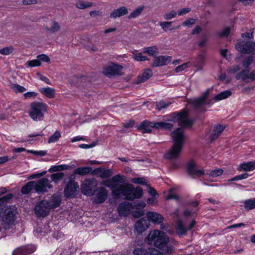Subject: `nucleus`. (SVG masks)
Returning a JSON list of instances; mask_svg holds the SVG:
<instances>
[{
  "mask_svg": "<svg viewBox=\"0 0 255 255\" xmlns=\"http://www.w3.org/2000/svg\"><path fill=\"white\" fill-rule=\"evenodd\" d=\"M172 122H178L182 128H178L172 132V138L174 144L169 151L165 154L167 159L176 158L181 152L186 136L182 128H189L192 126L193 122L188 119V113L184 111L179 113H173L170 115Z\"/></svg>",
  "mask_w": 255,
  "mask_h": 255,
  "instance_id": "1",
  "label": "nucleus"
},
{
  "mask_svg": "<svg viewBox=\"0 0 255 255\" xmlns=\"http://www.w3.org/2000/svg\"><path fill=\"white\" fill-rule=\"evenodd\" d=\"M122 180L123 176L117 175L110 179L103 181L101 184L111 188L114 199H118L123 195L125 199L132 201L142 197L143 190L139 186L134 188L131 184L118 185L117 183Z\"/></svg>",
  "mask_w": 255,
  "mask_h": 255,
  "instance_id": "2",
  "label": "nucleus"
},
{
  "mask_svg": "<svg viewBox=\"0 0 255 255\" xmlns=\"http://www.w3.org/2000/svg\"><path fill=\"white\" fill-rule=\"evenodd\" d=\"M187 170L188 174L193 178L201 177L204 175H208L209 177H217L223 173V170L220 168L216 169L210 172L205 173L203 170L198 169L195 163L190 161L187 165Z\"/></svg>",
  "mask_w": 255,
  "mask_h": 255,
  "instance_id": "3",
  "label": "nucleus"
},
{
  "mask_svg": "<svg viewBox=\"0 0 255 255\" xmlns=\"http://www.w3.org/2000/svg\"><path fill=\"white\" fill-rule=\"evenodd\" d=\"M47 106L43 103L32 102L30 104L29 115L33 120L41 121L44 119V113L47 111Z\"/></svg>",
  "mask_w": 255,
  "mask_h": 255,
  "instance_id": "4",
  "label": "nucleus"
},
{
  "mask_svg": "<svg viewBox=\"0 0 255 255\" xmlns=\"http://www.w3.org/2000/svg\"><path fill=\"white\" fill-rule=\"evenodd\" d=\"M14 209L8 206H4L0 210V222L5 229L14 221Z\"/></svg>",
  "mask_w": 255,
  "mask_h": 255,
  "instance_id": "5",
  "label": "nucleus"
},
{
  "mask_svg": "<svg viewBox=\"0 0 255 255\" xmlns=\"http://www.w3.org/2000/svg\"><path fill=\"white\" fill-rule=\"evenodd\" d=\"M236 49L243 53L255 54V42L252 41H241L236 45Z\"/></svg>",
  "mask_w": 255,
  "mask_h": 255,
  "instance_id": "6",
  "label": "nucleus"
},
{
  "mask_svg": "<svg viewBox=\"0 0 255 255\" xmlns=\"http://www.w3.org/2000/svg\"><path fill=\"white\" fill-rule=\"evenodd\" d=\"M34 181V190L38 194L43 193L47 191L48 189L52 188L49 180L46 178H42Z\"/></svg>",
  "mask_w": 255,
  "mask_h": 255,
  "instance_id": "7",
  "label": "nucleus"
},
{
  "mask_svg": "<svg viewBox=\"0 0 255 255\" xmlns=\"http://www.w3.org/2000/svg\"><path fill=\"white\" fill-rule=\"evenodd\" d=\"M50 209L49 202L45 200H42L36 204L34 210L37 216L45 217L48 215Z\"/></svg>",
  "mask_w": 255,
  "mask_h": 255,
  "instance_id": "8",
  "label": "nucleus"
},
{
  "mask_svg": "<svg viewBox=\"0 0 255 255\" xmlns=\"http://www.w3.org/2000/svg\"><path fill=\"white\" fill-rule=\"evenodd\" d=\"M123 69L122 66L113 63L104 69L103 73L109 77L115 75H121Z\"/></svg>",
  "mask_w": 255,
  "mask_h": 255,
  "instance_id": "9",
  "label": "nucleus"
},
{
  "mask_svg": "<svg viewBox=\"0 0 255 255\" xmlns=\"http://www.w3.org/2000/svg\"><path fill=\"white\" fill-rule=\"evenodd\" d=\"M212 90V89H207L202 96L192 101V103L196 109L202 111L205 110L204 106L206 104L205 100Z\"/></svg>",
  "mask_w": 255,
  "mask_h": 255,
  "instance_id": "10",
  "label": "nucleus"
},
{
  "mask_svg": "<svg viewBox=\"0 0 255 255\" xmlns=\"http://www.w3.org/2000/svg\"><path fill=\"white\" fill-rule=\"evenodd\" d=\"M149 226L148 221L142 218L135 223L134 227V233H136L137 235H140L146 230Z\"/></svg>",
  "mask_w": 255,
  "mask_h": 255,
  "instance_id": "11",
  "label": "nucleus"
},
{
  "mask_svg": "<svg viewBox=\"0 0 255 255\" xmlns=\"http://www.w3.org/2000/svg\"><path fill=\"white\" fill-rule=\"evenodd\" d=\"M79 187L77 183L74 181H70L64 190V195L66 198L71 197L74 196L76 191L77 189Z\"/></svg>",
  "mask_w": 255,
  "mask_h": 255,
  "instance_id": "12",
  "label": "nucleus"
},
{
  "mask_svg": "<svg viewBox=\"0 0 255 255\" xmlns=\"http://www.w3.org/2000/svg\"><path fill=\"white\" fill-rule=\"evenodd\" d=\"M108 191L104 187H99L97 189V193L94 199V202L97 204L103 203L108 197Z\"/></svg>",
  "mask_w": 255,
  "mask_h": 255,
  "instance_id": "13",
  "label": "nucleus"
},
{
  "mask_svg": "<svg viewBox=\"0 0 255 255\" xmlns=\"http://www.w3.org/2000/svg\"><path fill=\"white\" fill-rule=\"evenodd\" d=\"M171 59L172 57L170 56H159L155 58L152 66L156 67L166 65L171 62Z\"/></svg>",
  "mask_w": 255,
  "mask_h": 255,
  "instance_id": "14",
  "label": "nucleus"
},
{
  "mask_svg": "<svg viewBox=\"0 0 255 255\" xmlns=\"http://www.w3.org/2000/svg\"><path fill=\"white\" fill-rule=\"evenodd\" d=\"M132 209L133 206L131 203L123 202L119 205L118 208V211L120 216H126L130 213Z\"/></svg>",
  "mask_w": 255,
  "mask_h": 255,
  "instance_id": "15",
  "label": "nucleus"
},
{
  "mask_svg": "<svg viewBox=\"0 0 255 255\" xmlns=\"http://www.w3.org/2000/svg\"><path fill=\"white\" fill-rule=\"evenodd\" d=\"M82 193L87 196L93 195L92 181L90 179L85 180L81 185Z\"/></svg>",
  "mask_w": 255,
  "mask_h": 255,
  "instance_id": "16",
  "label": "nucleus"
},
{
  "mask_svg": "<svg viewBox=\"0 0 255 255\" xmlns=\"http://www.w3.org/2000/svg\"><path fill=\"white\" fill-rule=\"evenodd\" d=\"M146 216L148 220L154 224H160L163 220L161 215L154 212H147Z\"/></svg>",
  "mask_w": 255,
  "mask_h": 255,
  "instance_id": "17",
  "label": "nucleus"
},
{
  "mask_svg": "<svg viewBox=\"0 0 255 255\" xmlns=\"http://www.w3.org/2000/svg\"><path fill=\"white\" fill-rule=\"evenodd\" d=\"M128 13V9L126 6H121L114 10L110 15L112 18H117Z\"/></svg>",
  "mask_w": 255,
  "mask_h": 255,
  "instance_id": "18",
  "label": "nucleus"
},
{
  "mask_svg": "<svg viewBox=\"0 0 255 255\" xmlns=\"http://www.w3.org/2000/svg\"><path fill=\"white\" fill-rule=\"evenodd\" d=\"M254 169H255V160L244 162L241 164L238 168L239 171H250Z\"/></svg>",
  "mask_w": 255,
  "mask_h": 255,
  "instance_id": "19",
  "label": "nucleus"
},
{
  "mask_svg": "<svg viewBox=\"0 0 255 255\" xmlns=\"http://www.w3.org/2000/svg\"><path fill=\"white\" fill-rule=\"evenodd\" d=\"M152 75V73L151 70H145L141 75H139L136 82V84H140L143 83L149 79Z\"/></svg>",
  "mask_w": 255,
  "mask_h": 255,
  "instance_id": "20",
  "label": "nucleus"
},
{
  "mask_svg": "<svg viewBox=\"0 0 255 255\" xmlns=\"http://www.w3.org/2000/svg\"><path fill=\"white\" fill-rule=\"evenodd\" d=\"M225 127L222 125H217L214 127L213 132L211 134L210 139L211 141H213L217 139L225 129Z\"/></svg>",
  "mask_w": 255,
  "mask_h": 255,
  "instance_id": "21",
  "label": "nucleus"
},
{
  "mask_svg": "<svg viewBox=\"0 0 255 255\" xmlns=\"http://www.w3.org/2000/svg\"><path fill=\"white\" fill-rule=\"evenodd\" d=\"M150 122L145 120L141 122L137 127L138 129L140 130L142 133H150L151 132V128Z\"/></svg>",
  "mask_w": 255,
  "mask_h": 255,
  "instance_id": "22",
  "label": "nucleus"
},
{
  "mask_svg": "<svg viewBox=\"0 0 255 255\" xmlns=\"http://www.w3.org/2000/svg\"><path fill=\"white\" fill-rule=\"evenodd\" d=\"M60 28V25L58 22L55 20H52L49 23V26H46L45 29L46 31H49L50 33H54L58 32Z\"/></svg>",
  "mask_w": 255,
  "mask_h": 255,
  "instance_id": "23",
  "label": "nucleus"
},
{
  "mask_svg": "<svg viewBox=\"0 0 255 255\" xmlns=\"http://www.w3.org/2000/svg\"><path fill=\"white\" fill-rule=\"evenodd\" d=\"M40 92L46 97L51 99L55 97V89L50 87L42 88L39 90Z\"/></svg>",
  "mask_w": 255,
  "mask_h": 255,
  "instance_id": "24",
  "label": "nucleus"
},
{
  "mask_svg": "<svg viewBox=\"0 0 255 255\" xmlns=\"http://www.w3.org/2000/svg\"><path fill=\"white\" fill-rule=\"evenodd\" d=\"M61 198L58 195H54L51 198L49 202L50 208H54L58 207L61 203Z\"/></svg>",
  "mask_w": 255,
  "mask_h": 255,
  "instance_id": "25",
  "label": "nucleus"
},
{
  "mask_svg": "<svg viewBox=\"0 0 255 255\" xmlns=\"http://www.w3.org/2000/svg\"><path fill=\"white\" fill-rule=\"evenodd\" d=\"M91 171V167H81L75 169L73 172L75 174L83 176L90 173Z\"/></svg>",
  "mask_w": 255,
  "mask_h": 255,
  "instance_id": "26",
  "label": "nucleus"
},
{
  "mask_svg": "<svg viewBox=\"0 0 255 255\" xmlns=\"http://www.w3.org/2000/svg\"><path fill=\"white\" fill-rule=\"evenodd\" d=\"M34 190V181H29L21 188V192L23 194H27Z\"/></svg>",
  "mask_w": 255,
  "mask_h": 255,
  "instance_id": "27",
  "label": "nucleus"
},
{
  "mask_svg": "<svg viewBox=\"0 0 255 255\" xmlns=\"http://www.w3.org/2000/svg\"><path fill=\"white\" fill-rule=\"evenodd\" d=\"M231 94L232 92L230 90H225L217 94L215 97V100L217 101L222 100L228 98Z\"/></svg>",
  "mask_w": 255,
  "mask_h": 255,
  "instance_id": "28",
  "label": "nucleus"
},
{
  "mask_svg": "<svg viewBox=\"0 0 255 255\" xmlns=\"http://www.w3.org/2000/svg\"><path fill=\"white\" fill-rule=\"evenodd\" d=\"M144 8V6L142 5L141 6H139L137 8L135 9L128 16V18L129 19H132L138 17L140 15L143 10Z\"/></svg>",
  "mask_w": 255,
  "mask_h": 255,
  "instance_id": "29",
  "label": "nucleus"
},
{
  "mask_svg": "<svg viewBox=\"0 0 255 255\" xmlns=\"http://www.w3.org/2000/svg\"><path fill=\"white\" fill-rule=\"evenodd\" d=\"M249 70H243L238 73L236 75L237 80H242L243 81L248 83V75Z\"/></svg>",
  "mask_w": 255,
  "mask_h": 255,
  "instance_id": "30",
  "label": "nucleus"
},
{
  "mask_svg": "<svg viewBox=\"0 0 255 255\" xmlns=\"http://www.w3.org/2000/svg\"><path fill=\"white\" fill-rule=\"evenodd\" d=\"M143 51L144 53H147L149 55L155 56L158 53V49L155 46H154L148 47H144L143 49Z\"/></svg>",
  "mask_w": 255,
  "mask_h": 255,
  "instance_id": "31",
  "label": "nucleus"
},
{
  "mask_svg": "<svg viewBox=\"0 0 255 255\" xmlns=\"http://www.w3.org/2000/svg\"><path fill=\"white\" fill-rule=\"evenodd\" d=\"M205 56L204 54H200L196 60V66L199 70H202L205 64Z\"/></svg>",
  "mask_w": 255,
  "mask_h": 255,
  "instance_id": "32",
  "label": "nucleus"
},
{
  "mask_svg": "<svg viewBox=\"0 0 255 255\" xmlns=\"http://www.w3.org/2000/svg\"><path fill=\"white\" fill-rule=\"evenodd\" d=\"M244 203L245 208L248 210L255 208V198L246 200Z\"/></svg>",
  "mask_w": 255,
  "mask_h": 255,
  "instance_id": "33",
  "label": "nucleus"
},
{
  "mask_svg": "<svg viewBox=\"0 0 255 255\" xmlns=\"http://www.w3.org/2000/svg\"><path fill=\"white\" fill-rule=\"evenodd\" d=\"M187 230V228L184 227L181 221L178 222L176 226V231L178 234L181 235H185Z\"/></svg>",
  "mask_w": 255,
  "mask_h": 255,
  "instance_id": "34",
  "label": "nucleus"
},
{
  "mask_svg": "<svg viewBox=\"0 0 255 255\" xmlns=\"http://www.w3.org/2000/svg\"><path fill=\"white\" fill-rule=\"evenodd\" d=\"M171 104V103L169 102L160 101L156 103V107L158 111H161L163 109L167 108Z\"/></svg>",
  "mask_w": 255,
  "mask_h": 255,
  "instance_id": "35",
  "label": "nucleus"
},
{
  "mask_svg": "<svg viewBox=\"0 0 255 255\" xmlns=\"http://www.w3.org/2000/svg\"><path fill=\"white\" fill-rule=\"evenodd\" d=\"M61 136L59 131H56L54 134L51 135L48 139V143H52L57 141Z\"/></svg>",
  "mask_w": 255,
  "mask_h": 255,
  "instance_id": "36",
  "label": "nucleus"
},
{
  "mask_svg": "<svg viewBox=\"0 0 255 255\" xmlns=\"http://www.w3.org/2000/svg\"><path fill=\"white\" fill-rule=\"evenodd\" d=\"M177 14V12L175 10H172L168 12H166L164 15L163 17L164 19L168 20L171 19L175 17L176 15Z\"/></svg>",
  "mask_w": 255,
  "mask_h": 255,
  "instance_id": "37",
  "label": "nucleus"
},
{
  "mask_svg": "<svg viewBox=\"0 0 255 255\" xmlns=\"http://www.w3.org/2000/svg\"><path fill=\"white\" fill-rule=\"evenodd\" d=\"M64 177V174L62 172L54 173L51 175V178L53 182L57 183L58 181L62 179Z\"/></svg>",
  "mask_w": 255,
  "mask_h": 255,
  "instance_id": "38",
  "label": "nucleus"
},
{
  "mask_svg": "<svg viewBox=\"0 0 255 255\" xmlns=\"http://www.w3.org/2000/svg\"><path fill=\"white\" fill-rule=\"evenodd\" d=\"M112 171L111 169L103 170L101 168V172L99 174V177L102 178H106L111 176Z\"/></svg>",
  "mask_w": 255,
  "mask_h": 255,
  "instance_id": "39",
  "label": "nucleus"
},
{
  "mask_svg": "<svg viewBox=\"0 0 255 255\" xmlns=\"http://www.w3.org/2000/svg\"><path fill=\"white\" fill-rule=\"evenodd\" d=\"M14 48L12 46H8L0 49V54L4 55H9L12 53Z\"/></svg>",
  "mask_w": 255,
  "mask_h": 255,
  "instance_id": "40",
  "label": "nucleus"
},
{
  "mask_svg": "<svg viewBox=\"0 0 255 255\" xmlns=\"http://www.w3.org/2000/svg\"><path fill=\"white\" fill-rule=\"evenodd\" d=\"M25 65L27 67H36V66H39L41 65V62L39 61V60L37 59H34L32 60H29L26 62L25 63Z\"/></svg>",
  "mask_w": 255,
  "mask_h": 255,
  "instance_id": "41",
  "label": "nucleus"
},
{
  "mask_svg": "<svg viewBox=\"0 0 255 255\" xmlns=\"http://www.w3.org/2000/svg\"><path fill=\"white\" fill-rule=\"evenodd\" d=\"M134 255H146V249H144L142 247L136 248L132 251Z\"/></svg>",
  "mask_w": 255,
  "mask_h": 255,
  "instance_id": "42",
  "label": "nucleus"
},
{
  "mask_svg": "<svg viewBox=\"0 0 255 255\" xmlns=\"http://www.w3.org/2000/svg\"><path fill=\"white\" fill-rule=\"evenodd\" d=\"M11 88L15 93H22L26 91L24 87L18 84L12 85Z\"/></svg>",
  "mask_w": 255,
  "mask_h": 255,
  "instance_id": "43",
  "label": "nucleus"
},
{
  "mask_svg": "<svg viewBox=\"0 0 255 255\" xmlns=\"http://www.w3.org/2000/svg\"><path fill=\"white\" fill-rule=\"evenodd\" d=\"M134 59L137 61H143L148 60L146 56H143L142 53H133Z\"/></svg>",
  "mask_w": 255,
  "mask_h": 255,
  "instance_id": "44",
  "label": "nucleus"
},
{
  "mask_svg": "<svg viewBox=\"0 0 255 255\" xmlns=\"http://www.w3.org/2000/svg\"><path fill=\"white\" fill-rule=\"evenodd\" d=\"M160 252L154 248L146 249V255H158Z\"/></svg>",
  "mask_w": 255,
  "mask_h": 255,
  "instance_id": "45",
  "label": "nucleus"
},
{
  "mask_svg": "<svg viewBox=\"0 0 255 255\" xmlns=\"http://www.w3.org/2000/svg\"><path fill=\"white\" fill-rule=\"evenodd\" d=\"M231 28L229 27H226L222 31L218 33L220 37L227 36L230 32Z\"/></svg>",
  "mask_w": 255,
  "mask_h": 255,
  "instance_id": "46",
  "label": "nucleus"
},
{
  "mask_svg": "<svg viewBox=\"0 0 255 255\" xmlns=\"http://www.w3.org/2000/svg\"><path fill=\"white\" fill-rule=\"evenodd\" d=\"M172 25L171 21H163L159 22V25L161 27L163 30L166 31Z\"/></svg>",
  "mask_w": 255,
  "mask_h": 255,
  "instance_id": "47",
  "label": "nucleus"
},
{
  "mask_svg": "<svg viewBox=\"0 0 255 255\" xmlns=\"http://www.w3.org/2000/svg\"><path fill=\"white\" fill-rule=\"evenodd\" d=\"M195 22H196L195 19L190 18V19H187V20H185V21H184L182 23V25L183 26H186L188 27H191L195 23Z\"/></svg>",
  "mask_w": 255,
  "mask_h": 255,
  "instance_id": "48",
  "label": "nucleus"
},
{
  "mask_svg": "<svg viewBox=\"0 0 255 255\" xmlns=\"http://www.w3.org/2000/svg\"><path fill=\"white\" fill-rule=\"evenodd\" d=\"M131 181L135 184L144 185L146 184L145 179L141 177H135L131 179Z\"/></svg>",
  "mask_w": 255,
  "mask_h": 255,
  "instance_id": "49",
  "label": "nucleus"
},
{
  "mask_svg": "<svg viewBox=\"0 0 255 255\" xmlns=\"http://www.w3.org/2000/svg\"><path fill=\"white\" fill-rule=\"evenodd\" d=\"M253 58L252 56H249L247 59L243 62V66L245 68H248L252 63Z\"/></svg>",
  "mask_w": 255,
  "mask_h": 255,
  "instance_id": "50",
  "label": "nucleus"
},
{
  "mask_svg": "<svg viewBox=\"0 0 255 255\" xmlns=\"http://www.w3.org/2000/svg\"><path fill=\"white\" fill-rule=\"evenodd\" d=\"M37 58L40 62H41V61L45 62H49L50 61V59L49 58V57L44 54L38 55Z\"/></svg>",
  "mask_w": 255,
  "mask_h": 255,
  "instance_id": "51",
  "label": "nucleus"
},
{
  "mask_svg": "<svg viewBox=\"0 0 255 255\" xmlns=\"http://www.w3.org/2000/svg\"><path fill=\"white\" fill-rule=\"evenodd\" d=\"M240 70V67L239 65H234L230 67L228 69V71L230 73H235Z\"/></svg>",
  "mask_w": 255,
  "mask_h": 255,
  "instance_id": "52",
  "label": "nucleus"
},
{
  "mask_svg": "<svg viewBox=\"0 0 255 255\" xmlns=\"http://www.w3.org/2000/svg\"><path fill=\"white\" fill-rule=\"evenodd\" d=\"M150 125L152 128L157 129L163 128V122L158 123L151 122Z\"/></svg>",
  "mask_w": 255,
  "mask_h": 255,
  "instance_id": "53",
  "label": "nucleus"
},
{
  "mask_svg": "<svg viewBox=\"0 0 255 255\" xmlns=\"http://www.w3.org/2000/svg\"><path fill=\"white\" fill-rule=\"evenodd\" d=\"M191 11V9L189 7H186L179 9L177 12L178 15H183L188 13Z\"/></svg>",
  "mask_w": 255,
  "mask_h": 255,
  "instance_id": "54",
  "label": "nucleus"
},
{
  "mask_svg": "<svg viewBox=\"0 0 255 255\" xmlns=\"http://www.w3.org/2000/svg\"><path fill=\"white\" fill-rule=\"evenodd\" d=\"M187 64L188 63H185L181 65L177 66L175 69V71L176 73H179L183 71L185 69H186L187 67Z\"/></svg>",
  "mask_w": 255,
  "mask_h": 255,
  "instance_id": "55",
  "label": "nucleus"
},
{
  "mask_svg": "<svg viewBox=\"0 0 255 255\" xmlns=\"http://www.w3.org/2000/svg\"><path fill=\"white\" fill-rule=\"evenodd\" d=\"M64 169V168L63 167V165L54 166L51 167L49 169V171L50 172H55V171H61Z\"/></svg>",
  "mask_w": 255,
  "mask_h": 255,
  "instance_id": "56",
  "label": "nucleus"
},
{
  "mask_svg": "<svg viewBox=\"0 0 255 255\" xmlns=\"http://www.w3.org/2000/svg\"><path fill=\"white\" fill-rule=\"evenodd\" d=\"M12 197V194H8L6 196L2 197V198H0V206L3 204L5 202L7 201L8 200L11 199Z\"/></svg>",
  "mask_w": 255,
  "mask_h": 255,
  "instance_id": "57",
  "label": "nucleus"
},
{
  "mask_svg": "<svg viewBox=\"0 0 255 255\" xmlns=\"http://www.w3.org/2000/svg\"><path fill=\"white\" fill-rule=\"evenodd\" d=\"M248 174L247 173H245L235 176L234 179H236V181L241 180L242 179H247L248 177Z\"/></svg>",
  "mask_w": 255,
  "mask_h": 255,
  "instance_id": "58",
  "label": "nucleus"
},
{
  "mask_svg": "<svg viewBox=\"0 0 255 255\" xmlns=\"http://www.w3.org/2000/svg\"><path fill=\"white\" fill-rule=\"evenodd\" d=\"M37 93L34 92H28L24 94V97L25 99H29L32 97H35Z\"/></svg>",
  "mask_w": 255,
  "mask_h": 255,
  "instance_id": "59",
  "label": "nucleus"
},
{
  "mask_svg": "<svg viewBox=\"0 0 255 255\" xmlns=\"http://www.w3.org/2000/svg\"><path fill=\"white\" fill-rule=\"evenodd\" d=\"M134 125V121L133 120H129L127 122L123 124L124 128H131Z\"/></svg>",
  "mask_w": 255,
  "mask_h": 255,
  "instance_id": "60",
  "label": "nucleus"
},
{
  "mask_svg": "<svg viewBox=\"0 0 255 255\" xmlns=\"http://www.w3.org/2000/svg\"><path fill=\"white\" fill-rule=\"evenodd\" d=\"M250 80L251 81H255V71H253L249 73H248V83Z\"/></svg>",
  "mask_w": 255,
  "mask_h": 255,
  "instance_id": "61",
  "label": "nucleus"
},
{
  "mask_svg": "<svg viewBox=\"0 0 255 255\" xmlns=\"http://www.w3.org/2000/svg\"><path fill=\"white\" fill-rule=\"evenodd\" d=\"M145 213L144 210H141L138 211H135L133 213V216L135 218H139L144 215Z\"/></svg>",
  "mask_w": 255,
  "mask_h": 255,
  "instance_id": "62",
  "label": "nucleus"
},
{
  "mask_svg": "<svg viewBox=\"0 0 255 255\" xmlns=\"http://www.w3.org/2000/svg\"><path fill=\"white\" fill-rule=\"evenodd\" d=\"M96 145V143L93 142L90 144H81L79 145V147L84 149H88L90 148H92L94 147Z\"/></svg>",
  "mask_w": 255,
  "mask_h": 255,
  "instance_id": "63",
  "label": "nucleus"
},
{
  "mask_svg": "<svg viewBox=\"0 0 255 255\" xmlns=\"http://www.w3.org/2000/svg\"><path fill=\"white\" fill-rule=\"evenodd\" d=\"M45 173H46V171H44V172H43L41 173L33 174L30 176L29 179H35V178H40L41 176H42Z\"/></svg>",
  "mask_w": 255,
  "mask_h": 255,
  "instance_id": "64",
  "label": "nucleus"
}]
</instances>
